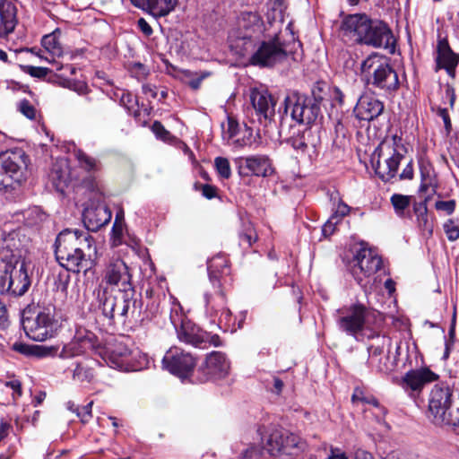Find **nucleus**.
<instances>
[{"instance_id":"43","label":"nucleus","mask_w":459,"mask_h":459,"mask_svg":"<svg viewBox=\"0 0 459 459\" xmlns=\"http://www.w3.org/2000/svg\"><path fill=\"white\" fill-rule=\"evenodd\" d=\"M169 319L175 329H178L183 323L189 321L186 318L180 303L173 299L170 307Z\"/></svg>"},{"instance_id":"35","label":"nucleus","mask_w":459,"mask_h":459,"mask_svg":"<svg viewBox=\"0 0 459 459\" xmlns=\"http://www.w3.org/2000/svg\"><path fill=\"white\" fill-rule=\"evenodd\" d=\"M99 299V307L105 317L114 319L116 317V307L117 306V299L108 293L106 290L100 288L97 290Z\"/></svg>"},{"instance_id":"15","label":"nucleus","mask_w":459,"mask_h":459,"mask_svg":"<svg viewBox=\"0 0 459 459\" xmlns=\"http://www.w3.org/2000/svg\"><path fill=\"white\" fill-rule=\"evenodd\" d=\"M162 365L171 374L185 378L193 372L196 360L190 352L173 346L166 351L162 359Z\"/></svg>"},{"instance_id":"59","label":"nucleus","mask_w":459,"mask_h":459,"mask_svg":"<svg viewBox=\"0 0 459 459\" xmlns=\"http://www.w3.org/2000/svg\"><path fill=\"white\" fill-rule=\"evenodd\" d=\"M324 454V459H344V452L341 448L333 446H330L328 449L325 447Z\"/></svg>"},{"instance_id":"27","label":"nucleus","mask_w":459,"mask_h":459,"mask_svg":"<svg viewBox=\"0 0 459 459\" xmlns=\"http://www.w3.org/2000/svg\"><path fill=\"white\" fill-rule=\"evenodd\" d=\"M207 271L210 285L219 286L222 278L229 274V259L223 253H219L207 261Z\"/></svg>"},{"instance_id":"11","label":"nucleus","mask_w":459,"mask_h":459,"mask_svg":"<svg viewBox=\"0 0 459 459\" xmlns=\"http://www.w3.org/2000/svg\"><path fill=\"white\" fill-rule=\"evenodd\" d=\"M205 314L221 327H230L233 323V316L227 307V298L223 284L218 287L210 285L204 292Z\"/></svg>"},{"instance_id":"55","label":"nucleus","mask_w":459,"mask_h":459,"mask_svg":"<svg viewBox=\"0 0 459 459\" xmlns=\"http://www.w3.org/2000/svg\"><path fill=\"white\" fill-rule=\"evenodd\" d=\"M372 367H375L377 371L382 373H387L392 370L393 364L390 362L389 356L384 355L382 357H379L378 359H377V362L375 364H370Z\"/></svg>"},{"instance_id":"6","label":"nucleus","mask_w":459,"mask_h":459,"mask_svg":"<svg viewBox=\"0 0 459 459\" xmlns=\"http://www.w3.org/2000/svg\"><path fill=\"white\" fill-rule=\"evenodd\" d=\"M22 323L27 336L36 342L52 338L59 328L53 306L38 307L32 314L30 309L25 310Z\"/></svg>"},{"instance_id":"7","label":"nucleus","mask_w":459,"mask_h":459,"mask_svg":"<svg viewBox=\"0 0 459 459\" xmlns=\"http://www.w3.org/2000/svg\"><path fill=\"white\" fill-rule=\"evenodd\" d=\"M361 71L368 74V84L389 95L399 89L400 82L395 70L378 55H371L361 64Z\"/></svg>"},{"instance_id":"9","label":"nucleus","mask_w":459,"mask_h":459,"mask_svg":"<svg viewBox=\"0 0 459 459\" xmlns=\"http://www.w3.org/2000/svg\"><path fill=\"white\" fill-rule=\"evenodd\" d=\"M382 264V258L377 252L362 242L354 251L352 260L346 264V270L350 271L359 284H362L363 280L378 272Z\"/></svg>"},{"instance_id":"39","label":"nucleus","mask_w":459,"mask_h":459,"mask_svg":"<svg viewBox=\"0 0 459 459\" xmlns=\"http://www.w3.org/2000/svg\"><path fill=\"white\" fill-rule=\"evenodd\" d=\"M108 357L110 367L121 368L130 355V350L122 343H117L113 349L108 350Z\"/></svg>"},{"instance_id":"47","label":"nucleus","mask_w":459,"mask_h":459,"mask_svg":"<svg viewBox=\"0 0 459 459\" xmlns=\"http://www.w3.org/2000/svg\"><path fill=\"white\" fill-rule=\"evenodd\" d=\"M111 243L113 247H118L123 243L126 244L129 247H134L137 245L135 239L131 238L129 235V231H111Z\"/></svg>"},{"instance_id":"57","label":"nucleus","mask_w":459,"mask_h":459,"mask_svg":"<svg viewBox=\"0 0 459 459\" xmlns=\"http://www.w3.org/2000/svg\"><path fill=\"white\" fill-rule=\"evenodd\" d=\"M287 143L299 152L304 153L307 149V144L305 142L303 136L290 137L287 140Z\"/></svg>"},{"instance_id":"62","label":"nucleus","mask_w":459,"mask_h":459,"mask_svg":"<svg viewBox=\"0 0 459 459\" xmlns=\"http://www.w3.org/2000/svg\"><path fill=\"white\" fill-rule=\"evenodd\" d=\"M5 387L12 391L13 399L15 400L17 397L22 395L21 383L18 380L7 381L4 384Z\"/></svg>"},{"instance_id":"13","label":"nucleus","mask_w":459,"mask_h":459,"mask_svg":"<svg viewBox=\"0 0 459 459\" xmlns=\"http://www.w3.org/2000/svg\"><path fill=\"white\" fill-rule=\"evenodd\" d=\"M287 57V51L281 42L278 33H275L269 40L260 43L257 49L252 55L250 63L260 67H272L277 63L282 62Z\"/></svg>"},{"instance_id":"21","label":"nucleus","mask_w":459,"mask_h":459,"mask_svg":"<svg viewBox=\"0 0 459 459\" xmlns=\"http://www.w3.org/2000/svg\"><path fill=\"white\" fill-rule=\"evenodd\" d=\"M131 273L126 264L121 259L111 260L106 266L103 281L109 286L126 291L131 287Z\"/></svg>"},{"instance_id":"50","label":"nucleus","mask_w":459,"mask_h":459,"mask_svg":"<svg viewBox=\"0 0 459 459\" xmlns=\"http://www.w3.org/2000/svg\"><path fill=\"white\" fill-rule=\"evenodd\" d=\"M128 71L131 75L138 81L144 80L149 75V69L140 62H134L128 65Z\"/></svg>"},{"instance_id":"56","label":"nucleus","mask_w":459,"mask_h":459,"mask_svg":"<svg viewBox=\"0 0 459 459\" xmlns=\"http://www.w3.org/2000/svg\"><path fill=\"white\" fill-rule=\"evenodd\" d=\"M23 71L25 73H27L28 74L31 75L32 77H37V78H44L50 73V70L47 67L33 66V65L24 66Z\"/></svg>"},{"instance_id":"31","label":"nucleus","mask_w":459,"mask_h":459,"mask_svg":"<svg viewBox=\"0 0 459 459\" xmlns=\"http://www.w3.org/2000/svg\"><path fill=\"white\" fill-rule=\"evenodd\" d=\"M420 185L419 193L429 195L437 194L438 181L432 165L429 162L422 161L420 163Z\"/></svg>"},{"instance_id":"17","label":"nucleus","mask_w":459,"mask_h":459,"mask_svg":"<svg viewBox=\"0 0 459 459\" xmlns=\"http://www.w3.org/2000/svg\"><path fill=\"white\" fill-rule=\"evenodd\" d=\"M303 447L300 437L287 430H275L267 439V450L273 456L297 455Z\"/></svg>"},{"instance_id":"4","label":"nucleus","mask_w":459,"mask_h":459,"mask_svg":"<svg viewBox=\"0 0 459 459\" xmlns=\"http://www.w3.org/2000/svg\"><path fill=\"white\" fill-rule=\"evenodd\" d=\"M71 239L80 241V245H83L89 249L93 243V238L89 231H60L55 243L56 259L67 271L74 273L87 271L90 263L86 259L82 249L74 247L73 250H68L65 246V243Z\"/></svg>"},{"instance_id":"54","label":"nucleus","mask_w":459,"mask_h":459,"mask_svg":"<svg viewBox=\"0 0 459 459\" xmlns=\"http://www.w3.org/2000/svg\"><path fill=\"white\" fill-rule=\"evenodd\" d=\"M50 176L56 187H60L61 185L63 183L65 184L67 180L66 172L60 168H57L56 165L53 167Z\"/></svg>"},{"instance_id":"22","label":"nucleus","mask_w":459,"mask_h":459,"mask_svg":"<svg viewBox=\"0 0 459 459\" xmlns=\"http://www.w3.org/2000/svg\"><path fill=\"white\" fill-rule=\"evenodd\" d=\"M239 173L245 176L268 177L273 172L272 163L265 155L239 157L236 160Z\"/></svg>"},{"instance_id":"10","label":"nucleus","mask_w":459,"mask_h":459,"mask_svg":"<svg viewBox=\"0 0 459 459\" xmlns=\"http://www.w3.org/2000/svg\"><path fill=\"white\" fill-rule=\"evenodd\" d=\"M29 157L21 148L0 153V187H8L13 182L25 179Z\"/></svg>"},{"instance_id":"41","label":"nucleus","mask_w":459,"mask_h":459,"mask_svg":"<svg viewBox=\"0 0 459 459\" xmlns=\"http://www.w3.org/2000/svg\"><path fill=\"white\" fill-rule=\"evenodd\" d=\"M138 303L140 304L141 301L126 298L117 299V306L116 307V316L121 318L122 321H125V319L128 316L131 307H133L131 315H134L136 309L140 307V306H138Z\"/></svg>"},{"instance_id":"5","label":"nucleus","mask_w":459,"mask_h":459,"mask_svg":"<svg viewBox=\"0 0 459 459\" xmlns=\"http://www.w3.org/2000/svg\"><path fill=\"white\" fill-rule=\"evenodd\" d=\"M403 147V139L396 134L385 138L376 148L371 158V163L376 174L384 182H389L396 178L401 161L404 156L399 152Z\"/></svg>"},{"instance_id":"53","label":"nucleus","mask_w":459,"mask_h":459,"mask_svg":"<svg viewBox=\"0 0 459 459\" xmlns=\"http://www.w3.org/2000/svg\"><path fill=\"white\" fill-rule=\"evenodd\" d=\"M18 109L29 119H34L36 117V109L34 106L27 100H22L19 102Z\"/></svg>"},{"instance_id":"42","label":"nucleus","mask_w":459,"mask_h":459,"mask_svg":"<svg viewBox=\"0 0 459 459\" xmlns=\"http://www.w3.org/2000/svg\"><path fill=\"white\" fill-rule=\"evenodd\" d=\"M41 44L53 56H62L63 50L57 39L56 31L45 35L42 38Z\"/></svg>"},{"instance_id":"30","label":"nucleus","mask_w":459,"mask_h":459,"mask_svg":"<svg viewBox=\"0 0 459 459\" xmlns=\"http://www.w3.org/2000/svg\"><path fill=\"white\" fill-rule=\"evenodd\" d=\"M333 103L330 111V117L334 116V109L337 106L342 107V92L339 88H334L333 91ZM337 117V114H335ZM344 146V125L342 122V118L336 117V125L334 128V135L333 138V148L334 150L342 151Z\"/></svg>"},{"instance_id":"64","label":"nucleus","mask_w":459,"mask_h":459,"mask_svg":"<svg viewBox=\"0 0 459 459\" xmlns=\"http://www.w3.org/2000/svg\"><path fill=\"white\" fill-rule=\"evenodd\" d=\"M437 116L442 118L444 125H445L446 131L447 132V134H449L452 129V124H451L448 110L445 108H439L437 109Z\"/></svg>"},{"instance_id":"29","label":"nucleus","mask_w":459,"mask_h":459,"mask_svg":"<svg viewBox=\"0 0 459 459\" xmlns=\"http://www.w3.org/2000/svg\"><path fill=\"white\" fill-rule=\"evenodd\" d=\"M239 37L251 39L255 33L262 32L263 22L260 15L253 12H243L238 19Z\"/></svg>"},{"instance_id":"46","label":"nucleus","mask_w":459,"mask_h":459,"mask_svg":"<svg viewBox=\"0 0 459 459\" xmlns=\"http://www.w3.org/2000/svg\"><path fill=\"white\" fill-rule=\"evenodd\" d=\"M93 377L92 369L83 363H77L73 372V378L80 382L90 383L93 379Z\"/></svg>"},{"instance_id":"51","label":"nucleus","mask_w":459,"mask_h":459,"mask_svg":"<svg viewBox=\"0 0 459 459\" xmlns=\"http://www.w3.org/2000/svg\"><path fill=\"white\" fill-rule=\"evenodd\" d=\"M344 218V212L338 210L325 221L323 230H335L342 221Z\"/></svg>"},{"instance_id":"14","label":"nucleus","mask_w":459,"mask_h":459,"mask_svg":"<svg viewBox=\"0 0 459 459\" xmlns=\"http://www.w3.org/2000/svg\"><path fill=\"white\" fill-rule=\"evenodd\" d=\"M370 316L371 313L361 304L351 307L346 314V333L353 336L357 341L374 337L373 330L369 325Z\"/></svg>"},{"instance_id":"36","label":"nucleus","mask_w":459,"mask_h":459,"mask_svg":"<svg viewBox=\"0 0 459 459\" xmlns=\"http://www.w3.org/2000/svg\"><path fill=\"white\" fill-rule=\"evenodd\" d=\"M374 337H371L372 339L376 338L377 343L371 344L368 348V360L370 364H375L377 362V359H378L379 357H382L384 355H386L385 353V348L389 347L391 345V340L390 338L385 336V335H379L377 333L374 332Z\"/></svg>"},{"instance_id":"3","label":"nucleus","mask_w":459,"mask_h":459,"mask_svg":"<svg viewBox=\"0 0 459 459\" xmlns=\"http://www.w3.org/2000/svg\"><path fill=\"white\" fill-rule=\"evenodd\" d=\"M429 411L436 425L453 426L459 424V394L446 383L436 384L429 397Z\"/></svg>"},{"instance_id":"58","label":"nucleus","mask_w":459,"mask_h":459,"mask_svg":"<svg viewBox=\"0 0 459 459\" xmlns=\"http://www.w3.org/2000/svg\"><path fill=\"white\" fill-rule=\"evenodd\" d=\"M435 208L437 211H443L446 214H451L454 212L455 209V201L448 200V201H437L435 204Z\"/></svg>"},{"instance_id":"19","label":"nucleus","mask_w":459,"mask_h":459,"mask_svg":"<svg viewBox=\"0 0 459 459\" xmlns=\"http://www.w3.org/2000/svg\"><path fill=\"white\" fill-rule=\"evenodd\" d=\"M437 379L438 375L437 373L424 367L406 372L400 385L411 397H416L421 393L427 384L435 382Z\"/></svg>"},{"instance_id":"49","label":"nucleus","mask_w":459,"mask_h":459,"mask_svg":"<svg viewBox=\"0 0 459 459\" xmlns=\"http://www.w3.org/2000/svg\"><path fill=\"white\" fill-rule=\"evenodd\" d=\"M238 131V123L235 119L229 117L227 128L222 126V139L228 143H230V142L232 141L237 136Z\"/></svg>"},{"instance_id":"25","label":"nucleus","mask_w":459,"mask_h":459,"mask_svg":"<svg viewBox=\"0 0 459 459\" xmlns=\"http://www.w3.org/2000/svg\"><path fill=\"white\" fill-rule=\"evenodd\" d=\"M384 110V104L372 96H361L355 108L354 114L359 120L370 121L377 118Z\"/></svg>"},{"instance_id":"23","label":"nucleus","mask_w":459,"mask_h":459,"mask_svg":"<svg viewBox=\"0 0 459 459\" xmlns=\"http://www.w3.org/2000/svg\"><path fill=\"white\" fill-rule=\"evenodd\" d=\"M18 25L16 0H0V39H6Z\"/></svg>"},{"instance_id":"24","label":"nucleus","mask_w":459,"mask_h":459,"mask_svg":"<svg viewBox=\"0 0 459 459\" xmlns=\"http://www.w3.org/2000/svg\"><path fill=\"white\" fill-rule=\"evenodd\" d=\"M436 71L445 69L447 74L455 78V68L459 64V55L450 48L446 39H441L437 45Z\"/></svg>"},{"instance_id":"1","label":"nucleus","mask_w":459,"mask_h":459,"mask_svg":"<svg viewBox=\"0 0 459 459\" xmlns=\"http://www.w3.org/2000/svg\"><path fill=\"white\" fill-rule=\"evenodd\" d=\"M1 239L7 244L6 247L0 249V257L4 264V270L0 272V292L21 297L28 291L31 284L28 274L30 262L14 255H12L8 261L5 260L7 256L4 254L15 246L10 243L14 240L13 231L4 232Z\"/></svg>"},{"instance_id":"16","label":"nucleus","mask_w":459,"mask_h":459,"mask_svg":"<svg viewBox=\"0 0 459 459\" xmlns=\"http://www.w3.org/2000/svg\"><path fill=\"white\" fill-rule=\"evenodd\" d=\"M230 363L221 351H212L206 355L204 361L197 368L200 382L226 377L230 374Z\"/></svg>"},{"instance_id":"37","label":"nucleus","mask_w":459,"mask_h":459,"mask_svg":"<svg viewBox=\"0 0 459 459\" xmlns=\"http://www.w3.org/2000/svg\"><path fill=\"white\" fill-rule=\"evenodd\" d=\"M415 202L412 195H406L402 194H394L390 197V203L393 205L394 212L399 217H404L409 212L410 206Z\"/></svg>"},{"instance_id":"40","label":"nucleus","mask_w":459,"mask_h":459,"mask_svg":"<svg viewBox=\"0 0 459 459\" xmlns=\"http://www.w3.org/2000/svg\"><path fill=\"white\" fill-rule=\"evenodd\" d=\"M429 200L430 196L425 195L422 201L413 203V212L416 216L418 226L420 228L428 229L430 227L427 208V204Z\"/></svg>"},{"instance_id":"2","label":"nucleus","mask_w":459,"mask_h":459,"mask_svg":"<svg viewBox=\"0 0 459 459\" xmlns=\"http://www.w3.org/2000/svg\"><path fill=\"white\" fill-rule=\"evenodd\" d=\"M359 43L394 52V38L388 25L381 21H372L365 13L346 15V35Z\"/></svg>"},{"instance_id":"26","label":"nucleus","mask_w":459,"mask_h":459,"mask_svg":"<svg viewBox=\"0 0 459 459\" xmlns=\"http://www.w3.org/2000/svg\"><path fill=\"white\" fill-rule=\"evenodd\" d=\"M131 3L154 17H165L176 9L178 0H131Z\"/></svg>"},{"instance_id":"20","label":"nucleus","mask_w":459,"mask_h":459,"mask_svg":"<svg viewBox=\"0 0 459 459\" xmlns=\"http://www.w3.org/2000/svg\"><path fill=\"white\" fill-rule=\"evenodd\" d=\"M251 104L261 124L267 126L275 114V99L267 90L253 89L250 93Z\"/></svg>"},{"instance_id":"38","label":"nucleus","mask_w":459,"mask_h":459,"mask_svg":"<svg viewBox=\"0 0 459 459\" xmlns=\"http://www.w3.org/2000/svg\"><path fill=\"white\" fill-rule=\"evenodd\" d=\"M13 349L22 354L30 355L37 354L38 356L53 355L56 352V349L53 346L28 345L22 342H15Z\"/></svg>"},{"instance_id":"12","label":"nucleus","mask_w":459,"mask_h":459,"mask_svg":"<svg viewBox=\"0 0 459 459\" xmlns=\"http://www.w3.org/2000/svg\"><path fill=\"white\" fill-rule=\"evenodd\" d=\"M320 112V107L312 99L292 95L285 100V113H290L292 120L300 125L309 126L316 121Z\"/></svg>"},{"instance_id":"28","label":"nucleus","mask_w":459,"mask_h":459,"mask_svg":"<svg viewBox=\"0 0 459 459\" xmlns=\"http://www.w3.org/2000/svg\"><path fill=\"white\" fill-rule=\"evenodd\" d=\"M353 405H372L377 418L382 419L386 414V409L378 402L371 391L365 385H357L351 398Z\"/></svg>"},{"instance_id":"44","label":"nucleus","mask_w":459,"mask_h":459,"mask_svg":"<svg viewBox=\"0 0 459 459\" xmlns=\"http://www.w3.org/2000/svg\"><path fill=\"white\" fill-rule=\"evenodd\" d=\"M74 155L79 162L80 167L83 169L89 172L96 171L98 169V161L96 159L89 156L82 150H77Z\"/></svg>"},{"instance_id":"61","label":"nucleus","mask_w":459,"mask_h":459,"mask_svg":"<svg viewBox=\"0 0 459 459\" xmlns=\"http://www.w3.org/2000/svg\"><path fill=\"white\" fill-rule=\"evenodd\" d=\"M152 130L158 138L163 141L167 140L169 136V132L167 131L162 124L159 121H155L152 124Z\"/></svg>"},{"instance_id":"34","label":"nucleus","mask_w":459,"mask_h":459,"mask_svg":"<svg viewBox=\"0 0 459 459\" xmlns=\"http://www.w3.org/2000/svg\"><path fill=\"white\" fill-rule=\"evenodd\" d=\"M285 7L282 0H270L267 4L266 21L273 27L281 30L284 22Z\"/></svg>"},{"instance_id":"52","label":"nucleus","mask_w":459,"mask_h":459,"mask_svg":"<svg viewBox=\"0 0 459 459\" xmlns=\"http://www.w3.org/2000/svg\"><path fill=\"white\" fill-rule=\"evenodd\" d=\"M92 404H93V402L91 401V402L88 403L86 405H83L82 407L79 406L74 409V413L76 414V416L80 419V420L82 423H86L91 419Z\"/></svg>"},{"instance_id":"18","label":"nucleus","mask_w":459,"mask_h":459,"mask_svg":"<svg viewBox=\"0 0 459 459\" xmlns=\"http://www.w3.org/2000/svg\"><path fill=\"white\" fill-rule=\"evenodd\" d=\"M178 338L180 342L190 344L196 348L204 349L209 345L220 346V338L218 335L204 331L190 320L182 324L176 329Z\"/></svg>"},{"instance_id":"32","label":"nucleus","mask_w":459,"mask_h":459,"mask_svg":"<svg viewBox=\"0 0 459 459\" xmlns=\"http://www.w3.org/2000/svg\"><path fill=\"white\" fill-rule=\"evenodd\" d=\"M91 347V339L88 336H82L78 333L70 342L64 345L59 357L71 359L82 355Z\"/></svg>"},{"instance_id":"45","label":"nucleus","mask_w":459,"mask_h":459,"mask_svg":"<svg viewBox=\"0 0 459 459\" xmlns=\"http://www.w3.org/2000/svg\"><path fill=\"white\" fill-rule=\"evenodd\" d=\"M185 77L187 80L188 85L193 90H198L201 86L202 82L211 75L208 71L191 72L186 71Z\"/></svg>"},{"instance_id":"33","label":"nucleus","mask_w":459,"mask_h":459,"mask_svg":"<svg viewBox=\"0 0 459 459\" xmlns=\"http://www.w3.org/2000/svg\"><path fill=\"white\" fill-rule=\"evenodd\" d=\"M22 217L23 227L25 228H48V216L40 208L32 207L21 214H17V221H20V217Z\"/></svg>"},{"instance_id":"48","label":"nucleus","mask_w":459,"mask_h":459,"mask_svg":"<svg viewBox=\"0 0 459 459\" xmlns=\"http://www.w3.org/2000/svg\"><path fill=\"white\" fill-rule=\"evenodd\" d=\"M216 171L221 178L228 179L231 177V169L227 158L217 157L214 160Z\"/></svg>"},{"instance_id":"63","label":"nucleus","mask_w":459,"mask_h":459,"mask_svg":"<svg viewBox=\"0 0 459 459\" xmlns=\"http://www.w3.org/2000/svg\"><path fill=\"white\" fill-rule=\"evenodd\" d=\"M68 88L80 95H85L89 92L88 85L83 82H69Z\"/></svg>"},{"instance_id":"60","label":"nucleus","mask_w":459,"mask_h":459,"mask_svg":"<svg viewBox=\"0 0 459 459\" xmlns=\"http://www.w3.org/2000/svg\"><path fill=\"white\" fill-rule=\"evenodd\" d=\"M120 103L124 106L128 111L134 109V105L136 104L135 97L130 92H123L120 97Z\"/></svg>"},{"instance_id":"8","label":"nucleus","mask_w":459,"mask_h":459,"mask_svg":"<svg viewBox=\"0 0 459 459\" xmlns=\"http://www.w3.org/2000/svg\"><path fill=\"white\" fill-rule=\"evenodd\" d=\"M89 191L91 204L86 206L82 212V222L85 230H100L108 223L112 214L110 210L101 204L103 194L95 178H88L84 181Z\"/></svg>"}]
</instances>
